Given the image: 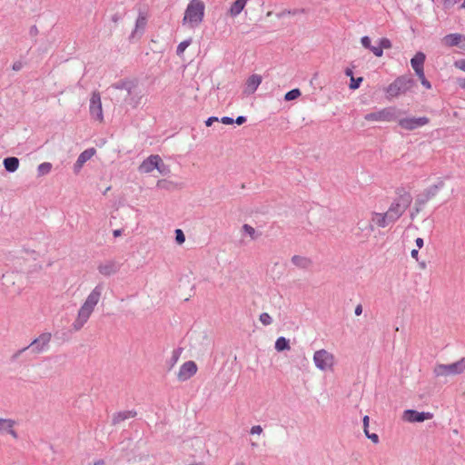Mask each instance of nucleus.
I'll use <instances>...</instances> for the list:
<instances>
[{
    "label": "nucleus",
    "mask_w": 465,
    "mask_h": 465,
    "mask_svg": "<svg viewBox=\"0 0 465 465\" xmlns=\"http://www.w3.org/2000/svg\"><path fill=\"white\" fill-rule=\"evenodd\" d=\"M249 0H235L230 9L228 15L232 17H235L242 13Z\"/></svg>",
    "instance_id": "17"
},
{
    "label": "nucleus",
    "mask_w": 465,
    "mask_h": 465,
    "mask_svg": "<svg viewBox=\"0 0 465 465\" xmlns=\"http://www.w3.org/2000/svg\"><path fill=\"white\" fill-rule=\"evenodd\" d=\"M250 432L252 434H261L262 432V428L260 425L252 426Z\"/></svg>",
    "instance_id": "46"
},
{
    "label": "nucleus",
    "mask_w": 465,
    "mask_h": 465,
    "mask_svg": "<svg viewBox=\"0 0 465 465\" xmlns=\"http://www.w3.org/2000/svg\"><path fill=\"white\" fill-rule=\"evenodd\" d=\"M218 121H219L218 117L211 116V117H209V118L205 121V125H206V126H211L214 122H218Z\"/></svg>",
    "instance_id": "49"
},
{
    "label": "nucleus",
    "mask_w": 465,
    "mask_h": 465,
    "mask_svg": "<svg viewBox=\"0 0 465 465\" xmlns=\"http://www.w3.org/2000/svg\"><path fill=\"white\" fill-rule=\"evenodd\" d=\"M458 84L460 88L465 89V78H459Z\"/></svg>",
    "instance_id": "57"
},
{
    "label": "nucleus",
    "mask_w": 465,
    "mask_h": 465,
    "mask_svg": "<svg viewBox=\"0 0 465 465\" xmlns=\"http://www.w3.org/2000/svg\"><path fill=\"white\" fill-rule=\"evenodd\" d=\"M242 230L248 233L252 239H255L256 238V235H255V230L253 227H252L251 225L249 224H243L242 225Z\"/></svg>",
    "instance_id": "38"
},
{
    "label": "nucleus",
    "mask_w": 465,
    "mask_h": 465,
    "mask_svg": "<svg viewBox=\"0 0 465 465\" xmlns=\"http://www.w3.org/2000/svg\"><path fill=\"white\" fill-rule=\"evenodd\" d=\"M388 213H372L371 215V222L374 223L376 225H378L381 228L386 227L389 223H392L393 222H391V218L388 217Z\"/></svg>",
    "instance_id": "16"
},
{
    "label": "nucleus",
    "mask_w": 465,
    "mask_h": 465,
    "mask_svg": "<svg viewBox=\"0 0 465 465\" xmlns=\"http://www.w3.org/2000/svg\"><path fill=\"white\" fill-rule=\"evenodd\" d=\"M302 94L300 89L294 88L289 92H287L284 95L285 101H292L300 97Z\"/></svg>",
    "instance_id": "30"
},
{
    "label": "nucleus",
    "mask_w": 465,
    "mask_h": 465,
    "mask_svg": "<svg viewBox=\"0 0 465 465\" xmlns=\"http://www.w3.org/2000/svg\"><path fill=\"white\" fill-rule=\"evenodd\" d=\"M369 420H370L369 416L366 415V416L363 417L362 421H363V430H364V432L366 430H368V428H369Z\"/></svg>",
    "instance_id": "52"
},
{
    "label": "nucleus",
    "mask_w": 465,
    "mask_h": 465,
    "mask_svg": "<svg viewBox=\"0 0 465 465\" xmlns=\"http://www.w3.org/2000/svg\"><path fill=\"white\" fill-rule=\"evenodd\" d=\"M411 255L413 259H415L416 261H418V257H419V251L414 249L411 251Z\"/></svg>",
    "instance_id": "55"
},
{
    "label": "nucleus",
    "mask_w": 465,
    "mask_h": 465,
    "mask_svg": "<svg viewBox=\"0 0 465 465\" xmlns=\"http://www.w3.org/2000/svg\"><path fill=\"white\" fill-rule=\"evenodd\" d=\"M462 38H464V35L460 34H449L444 36L443 43L450 47L458 46L461 43Z\"/></svg>",
    "instance_id": "21"
},
{
    "label": "nucleus",
    "mask_w": 465,
    "mask_h": 465,
    "mask_svg": "<svg viewBox=\"0 0 465 465\" xmlns=\"http://www.w3.org/2000/svg\"><path fill=\"white\" fill-rule=\"evenodd\" d=\"M455 67L465 72V59L458 60L454 63Z\"/></svg>",
    "instance_id": "45"
},
{
    "label": "nucleus",
    "mask_w": 465,
    "mask_h": 465,
    "mask_svg": "<svg viewBox=\"0 0 465 465\" xmlns=\"http://www.w3.org/2000/svg\"><path fill=\"white\" fill-rule=\"evenodd\" d=\"M51 339V332H43L26 347L27 349L31 348L32 352L38 354L49 348Z\"/></svg>",
    "instance_id": "8"
},
{
    "label": "nucleus",
    "mask_w": 465,
    "mask_h": 465,
    "mask_svg": "<svg viewBox=\"0 0 465 465\" xmlns=\"http://www.w3.org/2000/svg\"><path fill=\"white\" fill-rule=\"evenodd\" d=\"M426 60V55L422 52H417L415 55L411 59V64L413 68L416 75L421 74L424 73V62Z\"/></svg>",
    "instance_id": "14"
},
{
    "label": "nucleus",
    "mask_w": 465,
    "mask_h": 465,
    "mask_svg": "<svg viewBox=\"0 0 465 465\" xmlns=\"http://www.w3.org/2000/svg\"><path fill=\"white\" fill-rule=\"evenodd\" d=\"M23 65L24 64L21 61H15L12 65V69L14 71H20L23 68Z\"/></svg>",
    "instance_id": "47"
},
{
    "label": "nucleus",
    "mask_w": 465,
    "mask_h": 465,
    "mask_svg": "<svg viewBox=\"0 0 465 465\" xmlns=\"http://www.w3.org/2000/svg\"><path fill=\"white\" fill-rule=\"evenodd\" d=\"M181 352H182V348L175 349L173 351L172 360H173V363H175L178 361Z\"/></svg>",
    "instance_id": "44"
},
{
    "label": "nucleus",
    "mask_w": 465,
    "mask_h": 465,
    "mask_svg": "<svg viewBox=\"0 0 465 465\" xmlns=\"http://www.w3.org/2000/svg\"><path fill=\"white\" fill-rule=\"evenodd\" d=\"M205 5L202 0H191L185 9L183 24L197 27L203 20Z\"/></svg>",
    "instance_id": "4"
},
{
    "label": "nucleus",
    "mask_w": 465,
    "mask_h": 465,
    "mask_svg": "<svg viewBox=\"0 0 465 465\" xmlns=\"http://www.w3.org/2000/svg\"><path fill=\"white\" fill-rule=\"evenodd\" d=\"M175 241L177 243L182 244L185 242V235L181 229L175 230Z\"/></svg>",
    "instance_id": "37"
},
{
    "label": "nucleus",
    "mask_w": 465,
    "mask_h": 465,
    "mask_svg": "<svg viewBox=\"0 0 465 465\" xmlns=\"http://www.w3.org/2000/svg\"><path fill=\"white\" fill-rule=\"evenodd\" d=\"M160 166H161V171H159V172H160L161 173H163V169L165 168V165H164V164H163V163L162 162V163H160Z\"/></svg>",
    "instance_id": "64"
},
{
    "label": "nucleus",
    "mask_w": 465,
    "mask_h": 465,
    "mask_svg": "<svg viewBox=\"0 0 465 465\" xmlns=\"http://www.w3.org/2000/svg\"><path fill=\"white\" fill-rule=\"evenodd\" d=\"M15 421L10 419L0 418V433L8 432L11 428H14Z\"/></svg>",
    "instance_id": "28"
},
{
    "label": "nucleus",
    "mask_w": 465,
    "mask_h": 465,
    "mask_svg": "<svg viewBox=\"0 0 465 465\" xmlns=\"http://www.w3.org/2000/svg\"><path fill=\"white\" fill-rule=\"evenodd\" d=\"M104 464H105V461L103 459L94 461V465H104Z\"/></svg>",
    "instance_id": "60"
},
{
    "label": "nucleus",
    "mask_w": 465,
    "mask_h": 465,
    "mask_svg": "<svg viewBox=\"0 0 465 465\" xmlns=\"http://www.w3.org/2000/svg\"><path fill=\"white\" fill-rule=\"evenodd\" d=\"M428 201H429V198L426 195H424L423 193H421L417 196V198L415 200V205L424 206Z\"/></svg>",
    "instance_id": "33"
},
{
    "label": "nucleus",
    "mask_w": 465,
    "mask_h": 465,
    "mask_svg": "<svg viewBox=\"0 0 465 465\" xmlns=\"http://www.w3.org/2000/svg\"><path fill=\"white\" fill-rule=\"evenodd\" d=\"M460 47L465 51V36L462 38L461 43L460 44Z\"/></svg>",
    "instance_id": "62"
},
{
    "label": "nucleus",
    "mask_w": 465,
    "mask_h": 465,
    "mask_svg": "<svg viewBox=\"0 0 465 465\" xmlns=\"http://www.w3.org/2000/svg\"><path fill=\"white\" fill-rule=\"evenodd\" d=\"M386 213L389 215L388 217L391 218V222L395 223L405 213V210L392 202Z\"/></svg>",
    "instance_id": "19"
},
{
    "label": "nucleus",
    "mask_w": 465,
    "mask_h": 465,
    "mask_svg": "<svg viewBox=\"0 0 465 465\" xmlns=\"http://www.w3.org/2000/svg\"><path fill=\"white\" fill-rule=\"evenodd\" d=\"M396 193L397 197L394 199L393 203L400 206V208H402L406 211L412 202V196L411 193L407 192L403 188H398L396 190Z\"/></svg>",
    "instance_id": "12"
},
{
    "label": "nucleus",
    "mask_w": 465,
    "mask_h": 465,
    "mask_svg": "<svg viewBox=\"0 0 465 465\" xmlns=\"http://www.w3.org/2000/svg\"><path fill=\"white\" fill-rule=\"evenodd\" d=\"M371 51L374 54L375 56L377 57H381L382 54H383V49L378 45V46H373L371 48Z\"/></svg>",
    "instance_id": "42"
},
{
    "label": "nucleus",
    "mask_w": 465,
    "mask_h": 465,
    "mask_svg": "<svg viewBox=\"0 0 465 465\" xmlns=\"http://www.w3.org/2000/svg\"><path fill=\"white\" fill-rule=\"evenodd\" d=\"M103 291L104 284L98 283L87 296L85 302L78 311L76 319L72 324V327L75 331H80L87 322L95 306L99 302Z\"/></svg>",
    "instance_id": "2"
},
{
    "label": "nucleus",
    "mask_w": 465,
    "mask_h": 465,
    "mask_svg": "<svg viewBox=\"0 0 465 465\" xmlns=\"http://www.w3.org/2000/svg\"><path fill=\"white\" fill-rule=\"evenodd\" d=\"M465 371V358H461L456 362L450 364L437 363L433 368V373L436 377L458 375Z\"/></svg>",
    "instance_id": "5"
},
{
    "label": "nucleus",
    "mask_w": 465,
    "mask_h": 465,
    "mask_svg": "<svg viewBox=\"0 0 465 465\" xmlns=\"http://www.w3.org/2000/svg\"><path fill=\"white\" fill-rule=\"evenodd\" d=\"M379 45L382 49H390L392 46L391 40L389 38H386V37H382V38H381L379 40Z\"/></svg>",
    "instance_id": "36"
},
{
    "label": "nucleus",
    "mask_w": 465,
    "mask_h": 465,
    "mask_svg": "<svg viewBox=\"0 0 465 465\" xmlns=\"http://www.w3.org/2000/svg\"><path fill=\"white\" fill-rule=\"evenodd\" d=\"M355 315L360 316L362 313V306L361 304H358L355 308Z\"/></svg>",
    "instance_id": "54"
},
{
    "label": "nucleus",
    "mask_w": 465,
    "mask_h": 465,
    "mask_svg": "<svg viewBox=\"0 0 465 465\" xmlns=\"http://www.w3.org/2000/svg\"><path fill=\"white\" fill-rule=\"evenodd\" d=\"M275 349L278 351H283L290 349V341L285 337H279L275 341Z\"/></svg>",
    "instance_id": "27"
},
{
    "label": "nucleus",
    "mask_w": 465,
    "mask_h": 465,
    "mask_svg": "<svg viewBox=\"0 0 465 465\" xmlns=\"http://www.w3.org/2000/svg\"><path fill=\"white\" fill-rule=\"evenodd\" d=\"M247 121L246 117L245 116H238L235 120H234V123H236L238 125H242L245 122Z\"/></svg>",
    "instance_id": "50"
},
{
    "label": "nucleus",
    "mask_w": 465,
    "mask_h": 465,
    "mask_svg": "<svg viewBox=\"0 0 465 465\" xmlns=\"http://www.w3.org/2000/svg\"><path fill=\"white\" fill-rule=\"evenodd\" d=\"M423 206H414L413 211H415L416 213H419Z\"/></svg>",
    "instance_id": "63"
},
{
    "label": "nucleus",
    "mask_w": 465,
    "mask_h": 465,
    "mask_svg": "<svg viewBox=\"0 0 465 465\" xmlns=\"http://www.w3.org/2000/svg\"><path fill=\"white\" fill-rule=\"evenodd\" d=\"M97 269L102 275L111 276L113 274H115L119 271L120 264L114 260H109L99 264Z\"/></svg>",
    "instance_id": "13"
},
{
    "label": "nucleus",
    "mask_w": 465,
    "mask_h": 465,
    "mask_svg": "<svg viewBox=\"0 0 465 465\" xmlns=\"http://www.w3.org/2000/svg\"><path fill=\"white\" fill-rule=\"evenodd\" d=\"M52 163L48 162L42 163L37 167V173L39 176L48 174L52 170Z\"/></svg>",
    "instance_id": "29"
},
{
    "label": "nucleus",
    "mask_w": 465,
    "mask_h": 465,
    "mask_svg": "<svg viewBox=\"0 0 465 465\" xmlns=\"http://www.w3.org/2000/svg\"><path fill=\"white\" fill-rule=\"evenodd\" d=\"M197 370V365L193 361H185L179 369L177 379L180 381H188L196 374Z\"/></svg>",
    "instance_id": "9"
},
{
    "label": "nucleus",
    "mask_w": 465,
    "mask_h": 465,
    "mask_svg": "<svg viewBox=\"0 0 465 465\" xmlns=\"http://www.w3.org/2000/svg\"><path fill=\"white\" fill-rule=\"evenodd\" d=\"M415 80L411 74L398 76L385 88L386 97L389 100L407 94L415 86Z\"/></svg>",
    "instance_id": "3"
},
{
    "label": "nucleus",
    "mask_w": 465,
    "mask_h": 465,
    "mask_svg": "<svg viewBox=\"0 0 465 465\" xmlns=\"http://www.w3.org/2000/svg\"><path fill=\"white\" fill-rule=\"evenodd\" d=\"M94 153H95V149L94 148H89V149H86L84 152H82L79 154L75 163L74 164V173H77L81 170L83 165L88 160H90L94 156Z\"/></svg>",
    "instance_id": "15"
},
{
    "label": "nucleus",
    "mask_w": 465,
    "mask_h": 465,
    "mask_svg": "<svg viewBox=\"0 0 465 465\" xmlns=\"http://www.w3.org/2000/svg\"><path fill=\"white\" fill-rule=\"evenodd\" d=\"M27 349V347H25L21 350H18L13 356H12V360L15 361L16 360L24 351H25Z\"/></svg>",
    "instance_id": "51"
},
{
    "label": "nucleus",
    "mask_w": 465,
    "mask_h": 465,
    "mask_svg": "<svg viewBox=\"0 0 465 465\" xmlns=\"http://www.w3.org/2000/svg\"><path fill=\"white\" fill-rule=\"evenodd\" d=\"M345 74L347 76H351V78H352V74H353V72H352V69L351 68H346L345 71H344Z\"/></svg>",
    "instance_id": "59"
},
{
    "label": "nucleus",
    "mask_w": 465,
    "mask_h": 465,
    "mask_svg": "<svg viewBox=\"0 0 465 465\" xmlns=\"http://www.w3.org/2000/svg\"><path fill=\"white\" fill-rule=\"evenodd\" d=\"M191 42H192L191 39H187V40L181 42L177 46L176 54L178 55L183 54V52L185 51V49L191 45Z\"/></svg>",
    "instance_id": "32"
},
{
    "label": "nucleus",
    "mask_w": 465,
    "mask_h": 465,
    "mask_svg": "<svg viewBox=\"0 0 465 465\" xmlns=\"http://www.w3.org/2000/svg\"><path fill=\"white\" fill-rule=\"evenodd\" d=\"M113 87L115 89H125L128 93V94H131L132 93V86L129 82L127 81H120L118 83H115L113 84Z\"/></svg>",
    "instance_id": "31"
},
{
    "label": "nucleus",
    "mask_w": 465,
    "mask_h": 465,
    "mask_svg": "<svg viewBox=\"0 0 465 465\" xmlns=\"http://www.w3.org/2000/svg\"><path fill=\"white\" fill-rule=\"evenodd\" d=\"M443 186L444 183L440 181L437 184H433L426 188L422 193L429 198V200H430L438 193L440 189L443 188Z\"/></svg>",
    "instance_id": "25"
},
{
    "label": "nucleus",
    "mask_w": 465,
    "mask_h": 465,
    "mask_svg": "<svg viewBox=\"0 0 465 465\" xmlns=\"http://www.w3.org/2000/svg\"><path fill=\"white\" fill-rule=\"evenodd\" d=\"M161 163L162 159L158 154H152L143 161V163L139 166V171L145 173H151L154 169L161 171Z\"/></svg>",
    "instance_id": "10"
},
{
    "label": "nucleus",
    "mask_w": 465,
    "mask_h": 465,
    "mask_svg": "<svg viewBox=\"0 0 465 465\" xmlns=\"http://www.w3.org/2000/svg\"><path fill=\"white\" fill-rule=\"evenodd\" d=\"M260 321L265 326L270 325L272 322V317L267 312H262L260 315Z\"/></svg>",
    "instance_id": "34"
},
{
    "label": "nucleus",
    "mask_w": 465,
    "mask_h": 465,
    "mask_svg": "<svg viewBox=\"0 0 465 465\" xmlns=\"http://www.w3.org/2000/svg\"><path fill=\"white\" fill-rule=\"evenodd\" d=\"M306 11L304 8H294V9H283L282 11L276 14V16L281 19L286 15H297L301 14H305Z\"/></svg>",
    "instance_id": "26"
},
{
    "label": "nucleus",
    "mask_w": 465,
    "mask_h": 465,
    "mask_svg": "<svg viewBox=\"0 0 465 465\" xmlns=\"http://www.w3.org/2000/svg\"><path fill=\"white\" fill-rule=\"evenodd\" d=\"M419 80L420 81L421 84L423 87H425L426 89H431V84L430 82L425 77V74L424 73H422L421 74H418L417 75Z\"/></svg>",
    "instance_id": "35"
},
{
    "label": "nucleus",
    "mask_w": 465,
    "mask_h": 465,
    "mask_svg": "<svg viewBox=\"0 0 465 465\" xmlns=\"http://www.w3.org/2000/svg\"><path fill=\"white\" fill-rule=\"evenodd\" d=\"M221 122L224 124H232L234 120L229 116H223L222 117Z\"/></svg>",
    "instance_id": "48"
},
{
    "label": "nucleus",
    "mask_w": 465,
    "mask_h": 465,
    "mask_svg": "<svg viewBox=\"0 0 465 465\" xmlns=\"http://www.w3.org/2000/svg\"><path fill=\"white\" fill-rule=\"evenodd\" d=\"M262 83V76L259 74H252L246 82L247 89L250 94H253Z\"/></svg>",
    "instance_id": "22"
},
{
    "label": "nucleus",
    "mask_w": 465,
    "mask_h": 465,
    "mask_svg": "<svg viewBox=\"0 0 465 465\" xmlns=\"http://www.w3.org/2000/svg\"><path fill=\"white\" fill-rule=\"evenodd\" d=\"M292 262L301 269H307L312 263L310 258L301 255H293L292 257Z\"/></svg>",
    "instance_id": "23"
},
{
    "label": "nucleus",
    "mask_w": 465,
    "mask_h": 465,
    "mask_svg": "<svg viewBox=\"0 0 465 465\" xmlns=\"http://www.w3.org/2000/svg\"><path fill=\"white\" fill-rule=\"evenodd\" d=\"M37 33V28L35 25H33L30 29V34L31 35H34V34H36Z\"/></svg>",
    "instance_id": "61"
},
{
    "label": "nucleus",
    "mask_w": 465,
    "mask_h": 465,
    "mask_svg": "<svg viewBox=\"0 0 465 465\" xmlns=\"http://www.w3.org/2000/svg\"><path fill=\"white\" fill-rule=\"evenodd\" d=\"M7 433H9L15 439L18 438L17 432L14 430V428H11Z\"/></svg>",
    "instance_id": "56"
},
{
    "label": "nucleus",
    "mask_w": 465,
    "mask_h": 465,
    "mask_svg": "<svg viewBox=\"0 0 465 465\" xmlns=\"http://www.w3.org/2000/svg\"><path fill=\"white\" fill-rule=\"evenodd\" d=\"M405 113V111L396 106H388L376 112L366 114L364 119L368 122H397L401 129L409 132L419 129L430 123V118L427 116L402 117Z\"/></svg>",
    "instance_id": "1"
},
{
    "label": "nucleus",
    "mask_w": 465,
    "mask_h": 465,
    "mask_svg": "<svg viewBox=\"0 0 465 465\" xmlns=\"http://www.w3.org/2000/svg\"><path fill=\"white\" fill-rule=\"evenodd\" d=\"M361 82H362V77L351 78L350 88L353 89V90L359 88Z\"/></svg>",
    "instance_id": "39"
},
{
    "label": "nucleus",
    "mask_w": 465,
    "mask_h": 465,
    "mask_svg": "<svg viewBox=\"0 0 465 465\" xmlns=\"http://www.w3.org/2000/svg\"><path fill=\"white\" fill-rule=\"evenodd\" d=\"M460 0H443V5L446 9H450L458 4Z\"/></svg>",
    "instance_id": "43"
},
{
    "label": "nucleus",
    "mask_w": 465,
    "mask_h": 465,
    "mask_svg": "<svg viewBox=\"0 0 465 465\" xmlns=\"http://www.w3.org/2000/svg\"><path fill=\"white\" fill-rule=\"evenodd\" d=\"M313 361L318 369L321 371H327L332 368L334 364V356L328 351L322 349L314 352Z\"/></svg>",
    "instance_id": "6"
},
{
    "label": "nucleus",
    "mask_w": 465,
    "mask_h": 465,
    "mask_svg": "<svg viewBox=\"0 0 465 465\" xmlns=\"http://www.w3.org/2000/svg\"><path fill=\"white\" fill-rule=\"evenodd\" d=\"M137 415L135 411H124L116 412L113 417V424L116 425L129 418H134Z\"/></svg>",
    "instance_id": "20"
},
{
    "label": "nucleus",
    "mask_w": 465,
    "mask_h": 465,
    "mask_svg": "<svg viewBox=\"0 0 465 465\" xmlns=\"http://www.w3.org/2000/svg\"><path fill=\"white\" fill-rule=\"evenodd\" d=\"M433 414L430 412L418 411L415 410H406L403 413V419L410 422H422L430 420Z\"/></svg>",
    "instance_id": "11"
},
{
    "label": "nucleus",
    "mask_w": 465,
    "mask_h": 465,
    "mask_svg": "<svg viewBox=\"0 0 465 465\" xmlns=\"http://www.w3.org/2000/svg\"><path fill=\"white\" fill-rule=\"evenodd\" d=\"M3 163L5 169L9 173L15 172L19 167V160L15 156L5 158Z\"/></svg>",
    "instance_id": "24"
},
{
    "label": "nucleus",
    "mask_w": 465,
    "mask_h": 465,
    "mask_svg": "<svg viewBox=\"0 0 465 465\" xmlns=\"http://www.w3.org/2000/svg\"><path fill=\"white\" fill-rule=\"evenodd\" d=\"M365 435L368 439H370L373 443L377 444L380 441V438L376 433H370L369 430H366Z\"/></svg>",
    "instance_id": "41"
},
{
    "label": "nucleus",
    "mask_w": 465,
    "mask_h": 465,
    "mask_svg": "<svg viewBox=\"0 0 465 465\" xmlns=\"http://www.w3.org/2000/svg\"><path fill=\"white\" fill-rule=\"evenodd\" d=\"M415 243H416V245H417V247H418L419 249H421V248L423 247V245H424V241H423V239H422V238H417V239L415 240Z\"/></svg>",
    "instance_id": "53"
},
{
    "label": "nucleus",
    "mask_w": 465,
    "mask_h": 465,
    "mask_svg": "<svg viewBox=\"0 0 465 465\" xmlns=\"http://www.w3.org/2000/svg\"><path fill=\"white\" fill-rule=\"evenodd\" d=\"M122 233H123V230L122 229H117V230H114L113 232V234H114V237H119V236L122 235Z\"/></svg>",
    "instance_id": "58"
},
{
    "label": "nucleus",
    "mask_w": 465,
    "mask_h": 465,
    "mask_svg": "<svg viewBox=\"0 0 465 465\" xmlns=\"http://www.w3.org/2000/svg\"><path fill=\"white\" fill-rule=\"evenodd\" d=\"M361 45L364 48L371 50L372 47L371 38L369 36H363L361 39Z\"/></svg>",
    "instance_id": "40"
},
{
    "label": "nucleus",
    "mask_w": 465,
    "mask_h": 465,
    "mask_svg": "<svg viewBox=\"0 0 465 465\" xmlns=\"http://www.w3.org/2000/svg\"><path fill=\"white\" fill-rule=\"evenodd\" d=\"M89 112L92 119L99 123H102L104 121L101 95L100 93L97 91L92 93L90 98Z\"/></svg>",
    "instance_id": "7"
},
{
    "label": "nucleus",
    "mask_w": 465,
    "mask_h": 465,
    "mask_svg": "<svg viewBox=\"0 0 465 465\" xmlns=\"http://www.w3.org/2000/svg\"><path fill=\"white\" fill-rule=\"evenodd\" d=\"M147 20H148L147 10L145 8L144 9L139 8L138 9V17L135 22V30L136 31H138V30L143 31L147 25Z\"/></svg>",
    "instance_id": "18"
}]
</instances>
